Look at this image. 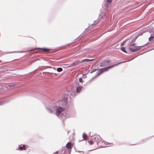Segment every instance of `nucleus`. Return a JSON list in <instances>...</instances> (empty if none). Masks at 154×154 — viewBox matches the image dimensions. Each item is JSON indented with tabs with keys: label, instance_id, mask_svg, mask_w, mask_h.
<instances>
[{
	"label": "nucleus",
	"instance_id": "9d476101",
	"mask_svg": "<svg viewBox=\"0 0 154 154\" xmlns=\"http://www.w3.org/2000/svg\"><path fill=\"white\" fill-rule=\"evenodd\" d=\"M80 61L78 60L75 61L74 63H72L71 65V66H73L76 65L80 63Z\"/></svg>",
	"mask_w": 154,
	"mask_h": 154
},
{
	"label": "nucleus",
	"instance_id": "423d86ee",
	"mask_svg": "<svg viewBox=\"0 0 154 154\" xmlns=\"http://www.w3.org/2000/svg\"><path fill=\"white\" fill-rule=\"evenodd\" d=\"M48 97L47 95H45V94H44L42 97V102L47 109H48V106H47L48 103Z\"/></svg>",
	"mask_w": 154,
	"mask_h": 154
},
{
	"label": "nucleus",
	"instance_id": "cd10ccee",
	"mask_svg": "<svg viewBox=\"0 0 154 154\" xmlns=\"http://www.w3.org/2000/svg\"><path fill=\"white\" fill-rule=\"evenodd\" d=\"M105 63V62H103L102 63H101V66H104V65H103V63Z\"/></svg>",
	"mask_w": 154,
	"mask_h": 154
},
{
	"label": "nucleus",
	"instance_id": "f257e3e1",
	"mask_svg": "<svg viewBox=\"0 0 154 154\" xmlns=\"http://www.w3.org/2000/svg\"><path fill=\"white\" fill-rule=\"evenodd\" d=\"M56 115L60 118H65L66 115V110L62 107H57L56 109Z\"/></svg>",
	"mask_w": 154,
	"mask_h": 154
},
{
	"label": "nucleus",
	"instance_id": "f8f14e48",
	"mask_svg": "<svg viewBox=\"0 0 154 154\" xmlns=\"http://www.w3.org/2000/svg\"><path fill=\"white\" fill-rule=\"evenodd\" d=\"M80 62L81 63L82 62H86L88 63L89 62V59H85L84 60H80Z\"/></svg>",
	"mask_w": 154,
	"mask_h": 154
},
{
	"label": "nucleus",
	"instance_id": "a211bd4d",
	"mask_svg": "<svg viewBox=\"0 0 154 154\" xmlns=\"http://www.w3.org/2000/svg\"><path fill=\"white\" fill-rule=\"evenodd\" d=\"M5 101H2L0 102V106L3 105L4 103H5Z\"/></svg>",
	"mask_w": 154,
	"mask_h": 154
},
{
	"label": "nucleus",
	"instance_id": "2f4dec72",
	"mask_svg": "<svg viewBox=\"0 0 154 154\" xmlns=\"http://www.w3.org/2000/svg\"><path fill=\"white\" fill-rule=\"evenodd\" d=\"M16 52V51H13L11 52V53H15Z\"/></svg>",
	"mask_w": 154,
	"mask_h": 154
},
{
	"label": "nucleus",
	"instance_id": "2eb2a0df",
	"mask_svg": "<svg viewBox=\"0 0 154 154\" xmlns=\"http://www.w3.org/2000/svg\"><path fill=\"white\" fill-rule=\"evenodd\" d=\"M120 49L122 51L124 52L125 53H127L126 51L125 48L124 47H121Z\"/></svg>",
	"mask_w": 154,
	"mask_h": 154
},
{
	"label": "nucleus",
	"instance_id": "412c9836",
	"mask_svg": "<svg viewBox=\"0 0 154 154\" xmlns=\"http://www.w3.org/2000/svg\"><path fill=\"white\" fill-rule=\"evenodd\" d=\"M79 82H83L82 79L81 78H80L79 79Z\"/></svg>",
	"mask_w": 154,
	"mask_h": 154
},
{
	"label": "nucleus",
	"instance_id": "f3484780",
	"mask_svg": "<svg viewBox=\"0 0 154 154\" xmlns=\"http://www.w3.org/2000/svg\"><path fill=\"white\" fill-rule=\"evenodd\" d=\"M63 154H70L69 150L65 151Z\"/></svg>",
	"mask_w": 154,
	"mask_h": 154
},
{
	"label": "nucleus",
	"instance_id": "f704fd0d",
	"mask_svg": "<svg viewBox=\"0 0 154 154\" xmlns=\"http://www.w3.org/2000/svg\"><path fill=\"white\" fill-rule=\"evenodd\" d=\"M48 50H49V52L50 50L49 49Z\"/></svg>",
	"mask_w": 154,
	"mask_h": 154
},
{
	"label": "nucleus",
	"instance_id": "c756f323",
	"mask_svg": "<svg viewBox=\"0 0 154 154\" xmlns=\"http://www.w3.org/2000/svg\"><path fill=\"white\" fill-rule=\"evenodd\" d=\"M124 45V44L123 43H122L121 44V46H123V45Z\"/></svg>",
	"mask_w": 154,
	"mask_h": 154
},
{
	"label": "nucleus",
	"instance_id": "b1692460",
	"mask_svg": "<svg viewBox=\"0 0 154 154\" xmlns=\"http://www.w3.org/2000/svg\"><path fill=\"white\" fill-rule=\"evenodd\" d=\"M112 1V0H107V2L109 3H111Z\"/></svg>",
	"mask_w": 154,
	"mask_h": 154
},
{
	"label": "nucleus",
	"instance_id": "4be33fe9",
	"mask_svg": "<svg viewBox=\"0 0 154 154\" xmlns=\"http://www.w3.org/2000/svg\"><path fill=\"white\" fill-rule=\"evenodd\" d=\"M88 143L90 145H92L93 144V142L91 141H88Z\"/></svg>",
	"mask_w": 154,
	"mask_h": 154
},
{
	"label": "nucleus",
	"instance_id": "473e14b6",
	"mask_svg": "<svg viewBox=\"0 0 154 154\" xmlns=\"http://www.w3.org/2000/svg\"><path fill=\"white\" fill-rule=\"evenodd\" d=\"M76 152H81V151H77Z\"/></svg>",
	"mask_w": 154,
	"mask_h": 154
},
{
	"label": "nucleus",
	"instance_id": "4468645a",
	"mask_svg": "<svg viewBox=\"0 0 154 154\" xmlns=\"http://www.w3.org/2000/svg\"><path fill=\"white\" fill-rule=\"evenodd\" d=\"M82 137L85 140H86V138L87 137V136L86 134L85 133H83L82 135Z\"/></svg>",
	"mask_w": 154,
	"mask_h": 154
},
{
	"label": "nucleus",
	"instance_id": "1a4fd4ad",
	"mask_svg": "<svg viewBox=\"0 0 154 154\" xmlns=\"http://www.w3.org/2000/svg\"><path fill=\"white\" fill-rule=\"evenodd\" d=\"M70 94L71 95L72 97L75 96L76 94V93L75 92V90H74L72 88L71 89Z\"/></svg>",
	"mask_w": 154,
	"mask_h": 154
},
{
	"label": "nucleus",
	"instance_id": "0eeeda50",
	"mask_svg": "<svg viewBox=\"0 0 154 154\" xmlns=\"http://www.w3.org/2000/svg\"><path fill=\"white\" fill-rule=\"evenodd\" d=\"M66 146L67 149H66L65 151L69 150L70 154L71 152L70 150L72 149V145L71 143L70 142H68L66 144Z\"/></svg>",
	"mask_w": 154,
	"mask_h": 154
},
{
	"label": "nucleus",
	"instance_id": "9b49d317",
	"mask_svg": "<svg viewBox=\"0 0 154 154\" xmlns=\"http://www.w3.org/2000/svg\"><path fill=\"white\" fill-rule=\"evenodd\" d=\"M82 86H79L77 87L76 89V92L79 93L80 92L82 88Z\"/></svg>",
	"mask_w": 154,
	"mask_h": 154
},
{
	"label": "nucleus",
	"instance_id": "6ab92c4d",
	"mask_svg": "<svg viewBox=\"0 0 154 154\" xmlns=\"http://www.w3.org/2000/svg\"><path fill=\"white\" fill-rule=\"evenodd\" d=\"M99 21L98 20H97L95 21H94V24H92V25H93L94 24H96Z\"/></svg>",
	"mask_w": 154,
	"mask_h": 154
},
{
	"label": "nucleus",
	"instance_id": "f03ea898",
	"mask_svg": "<svg viewBox=\"0 0 154 154\" xmlns=\"http://www.w3.org/2000/svg\"><path fill=\"white\" fill-rule=\"evenodd\" d=\"M126 62V61H123L122 62H120L119 63H118L117 64H116L115 65H111V66H109L106 67H105V68H102L101 69H99L96 72V75L98 76L100 74H101L102 72L107 70L108 69H109L113 67V66H116V65L120 64L122 63H124Z\"/></svg>",
	"mask_w": 154,
	"mask_h": 154
},
{
	"label": "nucleus",
	"instance_id": "ddd939ff",
	"mask_svg": "<svg viewBox=\"0 0 154 154\" xmlns=\"http://www.w3.org/2000/svg\"><path fill=\"white\" fill-rule=\"evenodd\" d=\"M36 49H41L43 50L44 51H48V48H37Z\"/></svg>",
	"mask_w": 154,
	"mask_h": 154
},
{
	"label": "nucleus",
	"instance_id": "c9c22d12",
	"mask_svg": "<svg viewBox=\"0 0 154 154\" xmlns=\"http://www.w3.org/2000/svg\"><path fill=\"white\" fill-rule=\"evenodd\" d=\"M0 62H1V60H0Z\"/></svg>",
	"mask_w": 154,
	"mask_h": 154
},
{
	"label": "nucleus",
	"instance_id": "5701e85b",
	"mask_svg": "<svg viewBox=\"0 0 154 154\" xmlns=\"http://www.w3.org/2000/svg\"><path fill=\"white\" fill-rule=\"evenodd\" d=\"M49 68H50L51 69L53 70L54 71H56V69H55L54 68H52L51 67H49Z\"/></svg>",
	"mask_w": 154,
	"mask_h": 154
},
{
	"label": "nucleus",
	"instance_id": "72a5a7b5",
	"mask_svg": "<svg viewBox=\"0 0 154 154\" xmlns=\"http://www.w3.org/2000/svg\"><path fill=\"white\" fill-rule=\"evenodd\" d=\"M108 144V145H109V144H111V143H109V144Z\"/></svg>",
	"mask_w": 154,
	"mask_h": 154
},
{
	"label": "nucleus",
	"instance_id": "39448f33",
	"mask_svg": "<svg viewBox=\"0 0 154 154\" xmlns=\"http://www.w3.org/2000/svg\"><path fill=\"white\" fill-rule=\"evenodd\" d=\"M68 95H64L62 96L60 102L63 106H67Z\"/></svg>",
	"mask_w": 154,
	"mask_h": 154
},
{
	"label": "nucleus",
	"instance_id": "7ed1b4c3",
	"mask_svg": "<svg viewBox=\"0 0 154 154\" xmlns=\"http://www.w3.org/2000/svg\"><path fill=\"white\" fill-rule=\"evenodd\" d=\"M94 139L95 141L97 142V145L99 146H100L102 147H104L106 146L107 144H106L105 142L103 141V140L102 138H100V139H99L97 137H94Z\"/></svg>",
	"mask_w": 154,
	"mask_h": 154
},
{
	"label": "nucleus",
	"instance_id": "20e7f679",
	"mask_svg": "<svg viewBox=\"0 0 154 154\" xmlns=\"http://www.w3.org/2000/svg\"><path fill=\"white\" fill-rule=\"evenodd\" d=\"M133 41L132 42V43L129 46L130 50L131 52L137 51L140 49V47H142V46H136L135 45V44L134 43H133Z\"/></svg>",
	"mask_w": 154,
	"mask_h": 154
},
{
	"label": "nucleus",
	"instance_id": "bb28decb",
	"mask_svg": "<svg viewBox=\"0 0 154 154\" xmlns=\"http://www.w3.org/2000/svg\"><path fill=\"white\" fill-rule=\"evenodd\" d=\"M94 59H89V62L90 61H92L93 60H94Z\"/></svg>",
	"mask_w": 154,
	"mask_h": 154
},
{
	"label": "nucleus",
	"instance_id": "dca6fc26",
	"mask_svg": "<svg viewBox=\"0 0 154 154\" xmlns=\"http://www.w3.org/2000/svg\"><path fill=\"white\" fill-rule=\"evenodd\" d=\"M63 70V69L59 67L57 69V71L58 72H60Z\"/></svg>",
	"mask_w": 154,
	"mask_h": 154
},
{
	"label": "nucleus",
	"instance_id": "aec40b11",
	"mask_svg": "<svg viewBox=\"0 0 154 154\" xmlns=\"http://www.w3.org/2000/svg\"><path fill=\"white\" fill-rule=\"evenodd\" d=\"M154 38L153 36H151L149 38V41H151Z\"/></svg>",
	"mask_w": 154,
	"mask_h": 154
},
{
	"label": "nucleus",
	"instance_id": "393cba45",
	"mask_svg": "<svg viewBox=\"0 0 154 154\" xmlns=\"http://www.w3.org/2000/svg\"><path fill=\"white\" fill-rule=\"evenodd\" d=\"M14 85H9V87L10 88L11 87H14Z\"/></svg>",
	"mask_w": 154,
	"mask_h": 154
},
{
	"label": "nucleus",
	"instance_id": "a878e982",
	"mask_svg": "<svg viewBox=\"0 0 154 154\" xmlns=\"http://www.w3.org/2000/svg\"><path fill=\"white\" fill-rule=\"evenodd\" d=\"M48 110H49V112H50L51 113H52V111L49 109Z\"/></svg>",
	"mask_w": 154,
	"mask_h": 154
},
{
	"label": "nucleus",
	"instance_id": "c85d7f7f",
	"mask_svg": "<svg viewBox=\"0 0 154 154\" xmlns=\"http://www.w3.org/2000/svg\"><path fill=\"white\" fill-rule=\"evenodd\" d=\"M50 72H49V73H53V71H51V70H50Z\"/></svg>",
	"mask_w": 154,
	"mask_h": 154
},
{
	"label": "nucleus",
	"instance_id": "7c9ffc66",
	"mask_svg": "<svg viewBox=\"0 0 154 154\" xmlns=\"http://www.w3.org/2000/svg\"><path fill=\"white\" fill-rule=\"evenodd\" d=\"M58 153V151H57L55 152V153H56V154Z\"/></svg>",
	"mask_w": 154,
	"mask_h": 154
},
{
	"label": "nucleus",
	"instance_id": "6e6552de",
	"mask_svg": "<svg viewBox=\"0 0 154 154\" xmlns=\"http://www.w3.org/2000/svg\"><path fill=\"white\" fill-rule=\"evenodd\" d=\"M18 149L20 150H25L26 146L24 145H19L18 146Z\"/></svg>",
	"mask_w": 154,
	"mask_h": 154
}]
</instances>
